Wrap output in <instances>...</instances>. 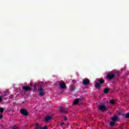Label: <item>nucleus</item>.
Instances as JSON below:
<instances>
[{"label":"nucleus","instance_id":"6","mask_svg":"<svg viewBox=\"0 0 129 129\" xmlns=\"http://www.w3.org/2000/svg\"><path fill=\"white\" fill-rule=\"evenodd\" d=\"M59 110L60 112H61V113H63V114L66 113L68 111L67 108H64L63 107H60L59 108Z\"/></svg>","mask_w":129,"mask_h":129},{"label":"nucleus","instance_id":"13","mask_svg":"<svg viewBox=\"0 0 129 129\" xmlns=\"http://www.w3.org/2000/svg\"><path fill=\"white\" fill-rule=\"evenodd\" d=\"M104 80L103 79H99L98 80V83L100 84H103V83H104Z\"/></svg>","mask_w":129,"mask_h":129},{"label":"nucleus","instance_id":"5","mask_svg":"<svg viewBox=\"0 0 129 129\" xmlns=\"http://www.w3.org/2000/svg\"><path fill=\"white\" fill-rule=\"evenodd\" d=\"M112 73H113V75H114L115 78H116V77H118V76H119V74H120V72L116 70L113 71L112 72Z\"/></svg>","mask_w":129,"mask_h":129},{"label":"nucleus","instance_id":"2","mask_svg":"<svg viewBox=\"0 0 129 129\" xmlns=\"http://www.w3.org/2000/svg\"><path fill=\"white\" fill-rule=\"evenodd\" d=\"M38 91L39 92V94L40 96H44V95L45 94L44 91H45V90L43 89L42 86H40V87L38 89Z\"/></svg>","mask_w":129,"mask_h":129},{"label":"nucleus","instance_id":"24","mask_svg":"<svg viewBox=\"0 0 129 129\" xmlns=\"http://www.w3.org/2000/svg\"><path fill=\"white\" fill-rule=\"evenodd\" d=\"M41 129H48V127H47V126H44V127L41 128Z\"/></svg>","mask_w":129,"mask_h":129},{"label":"nucleus","instance_id":"20","mask_svg":"<svg viewBox=\"0 0 129 129\" xmlns=\"http://www.w3.org/2000/svg\"><path fill=\"white\" fill-rule=\"evenodd\" d=\"M4 110H5L4 109V108H3V107H0V112H1V113H3Z\"/></svg>","mask_w":129,"mask_h":129},{"label":"nucleus","instance_id":"12","mask_svg":"<svg viewBox=\"0 0 129 129\" xmlns=\"http://www.w3.org/2000/svg\"><path fill=\"white\" fill-rule=\"evenodd\" d=\"M110 90V89H109L108 88H106L104 90V93H105V94H107V93H108V92H109Z\"/></svg>","mask_w":129,"mask_h":129},{"label":"nucleus","instance_id":"26","mask_svg":"<svg viewBox=\"0 0 129 129\" xmlns=\"http://www.w3.org/2000/svg\"><path fill=\"white\" fill-rule=\"evenodd\" d=\"M64 120H68V119L67 118V117H66V116H64Z\"/></svg>","mask_w":129,"mask_h":129},{"label":"nucleus","instance_id":"31","mask_svg":"<svg viewBox=\"0 0 129 129\" xmlns=\"http://www.w3.org/2000/svg\"><path fill=\"white\" fill-rule=\"evenodd\" d=\"M121 129H123V128H121Z\"/></svg>","mask_w":129,"mask_h":129},{"label":"nucleus","instance_id":"25","mask_svg":"<svg viewBox=\"0 0 129 129\" xmlns=\"http://www.w3.org/2000/svg\"><path fill=\"white\" fill-rule=\"evenodd\" d=\"M3 101V97L0 96V102H2Z\"/></svg>","mask_w":129,"mask_h":129},{"label":"nucleus","instance_id":"1","mask_svg":"<svg viewBox=\"0 0 129 129\" xmlns=\"http://www.w3.org/2000/svg\"><path fill=\"white\" fill-rule=\"evenodd\" d=\"M98 109L101 111H103V110H108L107 108L105 106V103H102L101 105H99Z\"/></svg>","mask_w":129,"mask_h":129},{"label":"nucleus","instance_id":"14","mask_svg":"<svg viewBox=\"0 0 129 129\" xmlns=\"http://www.w3.org/2000/svg\"><path fill=\"white\" fill-rule=\"evenodd\" d=\"M51 119H52V117L50 116H47L45 118V121H49V120H51Z\"/></svg>","mask_w":129,"mask_h":129},{"label":"nucleus","instance_id":"27","mask_svg":"<svg viewBox=\"0 0 129 129\" xmlns=\"http://www.w3.org/2000/svg\"><path fill=\"white\" fill-rule=\"evenodd\" d=\"M64 124H65V122L60 123V125H61V126H62V125H64Z\"/></svg>","mask_w":129,"mask_h":129},{"label":"nucleus","instance_id":"10","mask_svg":"<svg viewBox=\"0 0 129 129\" xmlns=\"http://www.w3.org/2000/svg\"><path fill=\"white\" fill-rule=\"evenodd\" d=\"M111 119L113 121L116 122L118 120V116L115 115L111 118Z\"/></svg>","mask_w":129,"mask_h":129},{"label":"nucleus","instance_id":"22","mask_svg":"<svg viewBox=\"0 0 129 129\" xmlns=\"http://www.w3.org/2000/svg\"><path fill=\"white\" fill-rule=\"evenodd\" d=\"M38 126H40V124H39V123H36L35 125V127H37Z\"/></svg>","mask_w":129,"mask_h":129},{"label":"nucleus","instance_id":"17","mask_svg":"<svg viewBox=\"0 0 129 129\" xmlns=\"http://www.w3.org/2000/svg\"><path fill=\"white\" fill-rule=\"evenodd\" d=\"M114 102H115V100L114 99H112L109 101V103H110L111 105H113V104H114Z\"/></svg>","mask_w":129,"mask_h":129},{"label":"nucleus","instance_id":"21","mask_svg":"<svg viewBox=\"0 0 129 129\" xmlns=\"http://www.w3.org/2000/svg\"><path fill=\"white\" fill-rule=\"evenodd\" d=\"M119 127H120V129L124 128V127L123 126V125H122V124H120Z\"/></svg>","mask_w":129,"mask_h":129},{"label":"nucleus","instance_id":"3","mask_svg":"<svg viewBox=\"0 0 129 129\" xmlns=\"http://www.w3.org/2000/svg\"><path fill=\"white\" fill-rule=\"evenodd\" d=\"M20 113L23 114L24 116H28V115H29V112L25 109H21L20 110Z\"/></svg>","mask_w":129,"mask_h":129},{"label":"nucleus","instance_id":"29","mask_svg":"<svg viewBox=\"0 0 129 129\" xmlns=\"http://www.w3.org/2000/svg\"><path fill=\"white\" fill-rule=\"evenodd\" d=\"M10 97L11 98H14V95H11V96H10Z\"/></svg>","mask_w":129,"mask_h":129},{"label":"nucleus","instance_id":"18","mask_svg":"<svg viewBox=\"0 0 129 129\" xmlns=\"http://www.w3.org/2000/svg\"><path fill=\"white\" fill-rule=\"evenodd\" d=\"M110 125L111 126H114L115 125V122L113 121L110 122Z\"/></svg>","mask_w":129,"mask_h":129},{"label":"nucleus","instance_id":"4","mask_svg":"<svg viewBox=\"0 0 129 129\" xmlns=\"http://www.w3.org/2000/svg\"><path fill=\"white\" fill-rule=\"evenodd\" d=\"M107 78L108 80H111L112 79H115L114 77V75H113V73H109L107 75Z\"/></svg>","mask_w":129,"mask_h":129},{"label":"nucleus","instance_id":"7","mask_svg":"<svg viewBox=\"0 0 129 129\" xmlns=\"http://www.w3.org/2000/svg\"><path fill=\"white\" fill-rule=\"evenodd\" d=\"M90 83V81L88 79L83 80V85H88Z\"/></svg>","mask_w":129,"mask_h":129},{"label":"nucleus","instance_id":"15","mask_svg":"<svg viewBox=\"0 0 129 129\" xmlns=\"http://www.w3.org/2000/svg\"><path fill=\"white\" fill-rule=\"evenodd\" d=\"M79 101H80L79 99H78V98L76 99L74 101V104H75V105H76V104H78V103H79Z\"/></svg>","mask_w":129,"mask_h":129},{"label":"nucleus","instance_id":"9","mask_svg":"<svg viewBox=\"0 0 129 129\" xmlns=\"http://www.w3.org/2000/svg\"><path fill=\"white\" fill-rule=\"evenodd\" d=\"M59 86L61 89H65L66 88V84L64 82L60 83Z\"/></svg>","mask_w":129,"mask_h":129},{"label":"nucleus","instance_id":"8","mask_svg":"<svg viewBox=\"0 0 129 129\" xmlns=\"http://www.w3.org/2000/svg\"><path fill=\"white\" fill-rule=\"evenodd\" d=\"M22 89H23V90H25V91H30V90H32V88L29 86H24L22 87Z\"/></svg>","mask_w":129,"mask_h":129},{"label":"nucleus","instance_id":"28","mask_svg":"<svg viewBox=\"0 0 129 129\" xmlns=\"http://www.w3.org/2000/svg\"><path fill=\"white\" fill-rule=\"evenodd\" d=\"M3 117H4V115H0V119H2V118H3Z\"/></svg>","mask_w":129,"mask_h":129},{"label":"nucleus","instance_id":"16","mask_svg":"<svg viewBox=\"0 0 129 129\" xmlns=\"http://www.w3.org/2000/svg\"><path fill=\"white\" fill-rule=\"evenodd\" d=\"M70 90H71V91H74L75 90V86H74V85H72L71 86Z\"/></svg>","mask_w":129,"mask_h":129},{"label":"nucleus","instance_id":"11","mask_svg":"<svg viewBox=\"0 0 129 129\" xmlns=\"http://www.w3.org/2000/svg\"><path fill=\"white\" fill-rule=\"evenodd\" d=\"M101 86H102V85L101 84H100L99 83H98V82H96L95 84V87L96 88H100V87H101Z\"/></svg>","mask_w":129,"mask_h":129},{"label":"nucleus","instance_id":"23","mask_svg":"<svg viewBox=\"0 0 129 129\" xmlns=\"http://www.w3.org/2000/svg\"><path fill=\"white\" fill-rule=\"evenodd\" d=\"M35 129H41V126H37V127H35Z\"/></svg>","mask_w":129,"mask_h":129},{"label":"nucleus","instance_id":"19","mask_svg":"<svg viewBox=\"0 0 129 129\" xmlns=\"http://www.w3.org/2000/svg\"><path fill=\"white\" fill-rule=\"evenodd\" d=\"M124 117L125 118H129V112L128 113H127L125 114Z\"/></svg>","mask_w":129,"mask_h":129},{"label":"nucleus","instance_id":"30","mask_svg":"<svg viewBox=\"0 0 129 129\" xmlns=\"http://www.w3.org/2000/svg\"><path fill=\"white\" fill-rule=\"evenodd\" d=\"M2 126H4L2 125Z\"/></svg>","mask_w":129,"mask_h":129}]
</instances>
